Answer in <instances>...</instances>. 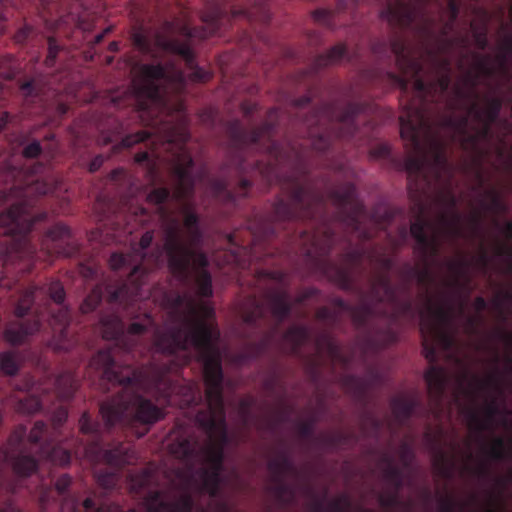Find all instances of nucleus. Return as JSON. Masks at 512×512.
Listing matches in <instances>:
<instances>
[{"label": "nucleus", "instance_id": "f257e3e1", "mask_svg": "<svg viewBox=\"0 0 512 512\" xmlns=\"http://www.w3.org/2000/svg\"><path fill=\"white\" fill-rule=\"evenodd\" d=\"M214 315L211 305L189 299L181 327L157 332L155 346L162 353L173 354L193 346L203 362L207 409L196 414V422L206 433L207 441L200 446L194 437H178L169 445V452L188 467L178 470L177 476L189 491L217 493L227 443L223 403V373L218 348L219 330L205 320Z\"/></svg>", "mask_w": 512, "mask_h": 512}, {"label": "nucleus", "instance_id": "f03ea898", "mask_svg": "<svg viewBox=\"0 0 512 512\" xmlns=\"http://www.w3.org/2000/svg\"><path fill=\"white\" fill-rule=\"evenodd\" d=\"M391 51L396 56L397 66L403 73V77L392 78L403 91L407 90L408 82L414 80L413 88L417 97L410 101L399 117L400 134L404 141L408 142L412 156L405 161V169L408 172L409 188L413 189V183L423 177L424 188L429 181L424 175L428 166L435 177L449 173V166L445 156V142L440 134L442 130L451 128L462 134L467 128V117L453 118L451 116L438 118L433 113V105L428 98H442L451 82V63L446 58H441L433 53H428L430 69L433 80L427 85L418 77L422 71V63L410 57L407 52L405 40L401 36H394L390 43Z\"/></svg>", "mask_w": 512, "mask_h": 512}, {"label": "nucleus", "instance_id": "7ed1b4c3", "mask_svg": "<svg viewBox=\"0 0 512 512\" xmlns=\"http://www.w3.org/2000/svg\"><path fill=\"white\" fill-rule=\"evenodd\" d=\"M425 228L426 224L422 220H417L410 226V233L416 240L414 253L422 264V268H412L409 275L416 279L421 288L419 299L422 305L419 313L423 353L428 361L434 362L436 360L434 345L443 350L453 347L454 328L451 306L431 291L434 283L432 266L437 261L441 242L436 234L427 236Z\"/></svg>", "mask_w": 512, "mask_h": 512}, {"label": "nucleus", "instance_id": "20e7f679", "mask_svg": "<svg viewBox=\"0 0 512 512\" xmlns=\"http://www.w3.org/2000/svg\"><path fill=\"white\" fill-rule=\"evenodd\" d=\"M458 12L455 0H396L381 17L400 27L418 21L419 32L425 37L438 34L437 50L446 53L453 46V39L447 36L453 30Z\"/></svg>", "mask_w": 512, "mask_h": 512}, {"label": "nucleus", "instance_id": "39448f33", "mask_svg": "<svg viewBox=\"0 0 512 512\" xmlns=\"http://www.w3.org/2000/svg\"><path fill=\"white\" fill-rule=\"evenodd\" d=\"M472 59L471 68L454 87L455 96L459 99L474 100L469 108V114L482 123V128L476 135L469 136L466 141L475 145L478 140L487 138L492 123L497 119L502 108L499 98H489L487 107L479 108L475 100L478 98L476 86L480 77H491L496 72V64L490 55H482L477 52L469 54Z\"/></svg>", "mask_w": 512, "mask_h": 512}, {"label": "nucleus", "instance_id": "423d86ee", "mask_svg": "<svg viewBox=\"0 0 512 512\" xmlns=\"http://www.w3.org/2000/svg\"><path fill=\"white\" fill-rule=\"evenodd\" d=\"M380 265L383 272L372 280L369 303L351 307L339 298L332 300V304L339 308L340 311L349 313L354 324L357 326L362 325L372 314L376 313L372 307L374 302L383 303L385 306L391 307L393 309L392 317L406 314L411 310L412 303L408 293L403 289L393 288L390 285L387 272L392 266V259L383 258L380 261Z\"/></svg>", "mask_w": 512, "mask_h": 512}, {"label": "nucleus", "instance_id": "0eeeda50", "mask_svg": "<svg viewBox=\"0 0 512 512\" xmlns=\"http://www.w3.org/2000/svg\"><path fill=\"white\" fill-rule=\"evenodd\" d=\"M100 414L106 427L117 424L153 425L164 418V411L151 400L141 395L123 390L100 405Z\"/></svg>", "mask_w": 512, "mask_h": 512}, {"label": "nucleus", "instance_id": "6e6552de", "mask_svg": "<svg viewBox=\"0 0 512 512\" xmlns=\"http://www.w3.org/2000/svg\"><path fill=\"white\" fill-rule=\"evenodd\" d=\"M161 229L163 231V249L167 256V265L170 272L182 281H187L189 270L208 266L205 253H196L181 238V225L177 218L169 216L160 206Z\"/></svg>", "mask_w": 512, "mask_h": 512}, {"label": "nucleus", "instance_id": "1a4fd4ad", "mask_svg": "<svg viewBox=\"0 0 512 512\" xmlns=\"http://www.w3.org/2000/svg\"><path fill=\"white\" fill-rule=\"evenodd\" d=\"M246 14L245 10L231 9V15H229L228 9L222 7L217 1L209 2L201 15V20L204 23L202 28H189L183 25L180 28V32L188 38L187 40L179 41L174 38L165 39L159 37L157 44L164 50L182 56L186 63L192 67L194 65V54L190 47V38L206 39L215 34L222 26L228 24L231 18Z\"/></svg>", "mask_w": 512, "mask_h": 512}, {"label": "nucleus", "instance_id": "9d476101", "mask_svg": "<svg viewBox=\"0 0 512 512\" xmlns=\"http://www.w3.org/2000/svg\"><path fill=\"white\" fill-rule=\"evenodd\" d=\"M436 203L440 210L437 213L435 223L424 221L426 228L439 238L443 235L447 239L458 238L473 239L480 233L481 223L479 215L470 213L466 220L468 229L462 227L463 215L456 210L457 199L450 188H445L436 196Z\"/></svg>", "mask_w": 512, "mask_h": 512}, {"label": "nucleus", "instance_id": "9b49d317", "mask_svg": "<svg viewBox=\"0 0 512 512\" xmlns=\"http://www.w3.org/2000/svg\"><path fill=\"white\" fill-rule=\"evenodd\" d=\"M165 80L169 83L183 85L186 82L184 73L172 64H141L137 75L132 81V89L138 100L137 109L144 111L148 107L145 100L155 102L160 98V88L156 83Z\"/></svg>", "mask_w": 512, "mask_h": 512}, {"label": "nucleus", "instance_id": "f8f14e48", "mask_svg": "<svg viewBox=\"0 0 512 512\" xmlns=\"http://www.w3.org/2000/svg\"><path fill=\"white\" fill-rule=\"evenodd\" d=\"M399 457L403 465L401 470L394 465L393 459L390 456H385L381 460L384 481L386 485L393 487V491H385L379 495V503L382 507H394L397 505L398 491L403 484L404 477L406 475L410 476L413 473L414 453L408 444L403 443L400 446Z\"/></svg>", "mask_w": 512, "mask_h": 512}, {"label": "nucleus", "instance_id": "ddd939ff", "mask_svg": "<svg viewBox=\"0 0 512 512\" xmlns=\"http://www.w3.org/2000/svg\"><path fill=\"white\" fill-rule=\"evenodd\" d=\"M291 204L280 200L275 204L274 217L278 221L291 220L297 216L313 217L314 209L322 206L323 197L296 186L290 195Z\"/></svg>", "mask_w": 512, "mask_h": 512}, {"label": "nucleus", "instance_id": "4468645a", "mask_svg": "<svg viewBox=\"0 0 512 512\" xmlns=\"http://www.w3.org/2000/svg\"><path fill=\"white\" fill-rule=\"evenodd\" d=\"M26 434V428L19 426L9 437L7 443L0 447V460L12 462L14 472L19 476H30L38 468L35 458L20 455L21 445Z\"/></svg>", "mask_w": 512, "mask_h": 512}, {"label": "nucleus", "instance_id": "2eb2a0df", "mask_svg": "<svg viewBox=\"0 0 512 512\" xmlns=\"http://www.w3.org/2000/svg\"><path fill=\"white\" fill-rule=\"evenodd\" d=\"M34 221L24 200L13 203L6 211L0 213V227L3 234L11 236H25L32 228Z\"/></svg>", "mask_w": 512, "mask_h": 512}, {"label": "nucleus", "instance_id": "dca6fc26", "mask_svg": "<svg viewBox=\"0 0 512 512\" xmlns=\"http://www.w3.org/2000/svg\"><path fill=\"white\" fill-rule=\"evenodd\" d=\"M95 369L103 371V377L109 382H115L121 386L139 385L141 383V372L132 370L128 375L114 369V359L110 350H100L90 361Z\"/></svg>", "mask_w": 512, "mask_h": 512}, {"label": "nucleus", "instance_id": "f3484780", "mask_svg": "<svg viewBox=\"0 0 512 512\" xmlns=\"http://www.w3.org/2000/svg\"><path fill=\"white\" fill-rule=\"evenodd\" d=\"M192 166L191 155L184 147H180L173 158V171L176 177L175 195L179 199L188 197L192 191L193 180L190 173Z\"/></svg>", "mask_w": 512, "mask_h": 512}, {"label": "nucleus", "instance_id": "a211bd4d", "mask_svg": "<svg viewBox=\"0 0 512 512\" xmlns=\"http://www.w3.org/2000/svg\"><path fill=\"white\" fill-rule=\"evenodd\" d=\"M332 198L333 204L340 208L344 214H347L345 221L356 224L364 218L365 210L363 205L357 200L353 184H346L333 191Z\"/></svg>", "mask_w": 512, "mask_h": 512}, {"label": "nucleus", "instance_id": "6ab92c4d", "mask_svg": "<svg viewBox=\"0 0 512 512\" xmlns=\"http://www.w3.org/2000/svg\"><path fill=\"white\" fill-rule=\"evenodd\" d=\"M147 512H191L193 501L189 494L172 500L162 492L149 493L144 501Z\"/></svg>", "mask_w": 512, "mask_h": 512}, {"label": "nucleus", "instance_id": "aec40b11", "mask_svg": "<svg viewBox=\"0 0 512 512\" xmlns=\"http://www.w3.org/2000/svg\"><path fill=\"white\" fill-rule=\"evenodd\" d=\"M424 378L427 382L428 393L433 413L438 414L441 411L442 401L445 389L449 382V373L442 367H430Z\"/></svg>", "mask_w": 512, "mask_h": 512}, {"label": "nucleus", "instance_id": "412c9836", "mask_svg": "<svg viewBox=\"0 0 512 512\" xmlns=\"http://www.w3.org/2000/svg\"><path fill=\"white\" fill-rule=\"evenodd\" d=\"M141 272V277L144 273L141 271L140 266L136 265L132 268V271L128 277L129 284H123L117 288L109 287L108 300L111 303L119 302L125 306L130 305L140 299L141 296V285L140 281H135V277Z\"/></svg>", "mask_w": 512, "mask_h": 512}, {"label": "nucleus", "instance_id": "4be33fe9", "mask_svg": "<svg viewBox=\"0 0 512 512\" xmlns=\"http://www.w3.org/2000/svg\"><path fill=\"white\" fill-rule=\"evenodd\" d=\"M361 110L362 107L357 104H349L341 112H338L337 108L325 107L317 112V118L322 121L332 114L336 117L339 125V131L336 136L349 137L356 131L354 121L355 117L361 112Z\"/></svg>", "mask_w": 512, "mask_h": 512}, {"label": "nucleus", "instance_id": "5701e85b", "mask_svg": "<svg viewBox=\"0 0 512 512\" xmlns=\"http://www.w3.org/2000/svg\"><path fill=\"white\" fill-rule=\"evenodd\" d=\"M40 329L39 320L29 322H12L6 327L3 336L4 339L12 346H17L25 342L30 336L38 332Z\"/></svg>", "mask_w": 512, "mask_h": 512}, {"label": "nucleus", "instance_id": "b1692460", "mask_svg": "<svg viewBox=\"0 0 512 512\" xmlns=\"http://www.w3.org/2000/svg\"><path fill=\"white\" fill-rule=\"evenodd\" d=\"M457 448L458 444L454 442L450 452H446L441 448L433 451L432 464L439 475L445 478L453 476L455 471V451Z\"/></svg>", "mask_w": 512, "mask_h": 512}, {"label": "nucleus", "instance_id": "393cba45", "mask_svg": "<svg viewBox=\"0 0 512 512\" xmlns=\"http://www.w3.org/2000/svg\"><path fill=\"white\" fill-rule=\"evenodd\" d=\"M70 324V314L67 308H60L57 313L52 315V327L57 336L53 339V346L58 350H67L69 345L65 343L67 338V328Z\"/></svg>", "mask_w": 512, "mask_h": 512}, {"label": "nucleus", "instance_id": "a878e982", "mask_svg": "<svg viewBox=\"0 0 512 512\" xmlns=\"http://www.w3.org/2000/svg\"><path fill=\"white\" fill-rule=\"evenodd\" d=\"M365 256L364 251L356 249L346 254L345 256V265L346 267L340 269L336 273L335 281L344 289L349 288L352 282V272L351 268L357 266L363 257Z\"/></svg>", "mask_w": 512, "mask_h": 512}, {"label": "nucleus", "instance_id": "bb28decb", "mask_svg": "<svg viewBox=\"0 0 512 512\" xmlns=\"http://www.w3.org/2000/svg\"><path fill=\"white\" fill-rule=\"evenodd\" d=\"M103 457L105 461L112 466L132 464L136 459L135 453L130 446H126L122 443L111 449L105 450Z\"/></svg>", "mask_w": 512, "mask_h": 512}, {"label": "nucleus", "instance_id": "cd10ccee", "mask_svg": "<svg viewBox=\"0 0 512 512\" xmlns=\"http://www.w3.org/2000/svg\"><path fill=\"white\" fill-rule=\"evenodd\" d=\"M269 305L272 315L278 320H283L290 313L289 295L282 290L273 291L269 294Z\"/></svg>", "mask_w": 512, "mask_h": 512}, {"label": "nucleus", "instance_id": "c85d7f7f", "mask_svg": "<svg viewBox=\"0 0 512 512\" xmlns=\"http://www.w3.org/2000/svg\"><path fill=\"white\" fill-rule=\"evenodd\" d=\"M333 242L332 233L327 227L317 229L311 238V248L307 249V254H325Z\"/></svg>", "mask_w": 512, "mask_h": 512}, {"label": "nucleus", "instance_id": "c756f323", "mask_svg": "<svg viewBox=\"0 0 512 512\" xmlns=\"http://www.w3.org/2000/svg\"><path fill=\"white\" fill-rule=\"evenodd\" d=\"M101 333L104 339L115 340L124 333L120 318L114 314L103 315L100 319Z\"/></svg>", "mask_w": 512, "mask_h": 512}, {"label": "nucleus", "instance_id": "7c9ffc66", "mask_svg": "<svg viewBox=\"0 0 512 512\" xmlns=\"http://www.w3.org/2000/svg\"><path fill=\"white\" fill-rule=\"evenodd\" d=\"M268 470L273 481L281 482L283 479L294 474V468L286 457L279 456L268 462Z\"/></svg>", "mask_w": 512, "mask_h": 512}, {"label": "nucleus", "instance_id": "2f4dec72", "mask_svg": "<svg viewBox=\"0 0 512 512\" xmlns=\"http://www.w3.org/2000/svg\"><path fill=\"white\" fill-rule=\"evenodd\" d=\"M352 505L346 495H341L328 502L319 501L313 505V512H351Z\"/></svg>", "mask_w": 512, "mask_h": 512}, {"label": "nucleus", "instance_id": "473e14b6", "mask_svg": "<svg viewBox=\"0 0 512 512\" xmlns=\"http://www.w3.org/2000/svg\"><path fill=\"white\" fill-rule=\"evenodd\" d=\"M418 401L414 397H395L391 402L392 412L396 419L402 421L412 414Z\"/></svg>", "mask_w": 512, "mask_h": 512}, {"label": "nucleus", "instance_id": "72a5a7b5", "mask_svg": "<svg viewBox=\"0 0 512 512\" xmlns=\"http://www.w3.org/2000/svg\"><path fill=\"white\" fill-rule=\"evenodd\" d=\"M445 267L455 281L469 280L471 262L465 257L450 258L445 261Z\"/></svg>", "mask_w": 512, "mask_h": 512}, {"label": "nucleus", "instance_id": "f704fd0d", "mask_svg": "<svg viewBox=\"0 0 512 512\" xmlns=\"http://www.w3.org/2000/svg\"><path fill=\"white\" fill-rule=\"evenodd\" d=\"M318 354H326L333 362L344 361L341 357V349L329 335H320L316 340Z\"/></svg>", "mask_w": 512, "mask_h": 512}, {"label": "nucleus", "instance_id": "c9c22d12", "mask_svg": "<svg viewBox=\"0 0 512 512\" xmlns=\"http://www.w3.org/2000/svg\"><path fill=\"white\" fill-rule=\"evenodd\" d=\"M509 452H510V447H508L505 444L504 439L500 436L494 437L491 440L489 446L481 447L482 455H484L485 457H487L491 460H497V461L502 460L507 457Z\"/></svg>", "mask_w": 512, "mask_h": 512}, {"label": "nucleus", "instance_id": "e433bc0d", "mask_svg": "<svg viewBox=\"0 0 512 512\" xmlns=\"http://www.w3.org/2000/svg\"><path fill=\"white\" fill-rule=\"evenodd\" d=\"M498 388V378L494 374H489L483 379H479L477 377L470 378L464 392L466 395L472 396L475 392L478 391H484L488 389L498 390Z\"/></svg>", "mask_w": 512, "mask_h": 512}, {"label": "nucleus", "instance_id": "4c0bfd02", "mask_svg": "<svg viewBox=\"0 0 512 512\" xmlns=\"http://www.w3.org/2000/svg\"><path fill=\"white\" fill-rule=\"evenodd\" d=\"M239 128V122L234 121L230 124V131L235 140H242L243 142L256 143L266 136L270 137V132L274 129L272 124H265L259 129L255 130L249 137H242L238 135L237 129Z\"/></svg>", "mask_w": 512, "mask_h": 512}, {"label": "nucleus", "instance_id": "58836bf2", "mask_svg": "<svg viewBox=\"0 0 512 512\" xmlns=\"http://www.w3.org/2000/svg\"><path fill=\"white\" fill-rule=\"evenodd\" d=\"M465 419L470 431L482 432L490 427L489 420L481 415L477 408H469L465 411Z\"/></svg>", "mask_w": 512, "mask_h": 512}, {"label": "nucleus", "instance_id": "ea45409f", "mask_svg": "<svg viewBox=\"0 0 512 512\" xmlns=\"http://www.w3.org/2000/svg\"><path fill=\"white\" fill-rule=\"evenodd\" d=\"M56 389L59 397L62 399H69L72 397L77 389V383L71 373H63L56 379Z\"/></svg>", "mask_w": 512, "mask_h": 512}, {"label": "nucleus", "instance_id": "a19ab883", "mask_svg": "<svg viewBox=\"0 0 512 512\" xmlns=\"http://www.w3.org/2000/svg\"><path fill=\"white\" fill-rule=\"evenodd\" d=\"M309 331L304 326L291 327L284 334V341L291 345L292 352L296 353L297 349L308 339Z\"/></svg>", "mask_w": 512, "mask_h": 512}, {"label": "nucleus", "instance_id": "79ce46f5", "mask_svg": "<svg viewBox=\"0 0 512 512\" xmlns=\"http://www.w3.org/2000/svg\"><path fill=\"white\" fill-rule=\"evenodd\" d=\"M0 371L5 375L14 376L19 371L18 355L12 351L0 353Z\"/></svg>", "mask_w": 512, "mask_h": 512}, {"label": "nucleus", "instance_id": "37998d69", "mask_svg": "<svg viewBox=\"0 0 512 512\" xmlns=\"http://www.w3.org/2000/svg\"><path fill=\"white\" fill-rule=\"evenodd\" d=\"M484 201H487L485 208L491 212H505L507 206L502 202L499 192L495 188H489L482 194Z\"/></svg>", "mask_w": 512, "mask_h": 512}, {"label": "nucleus", "instance_id": "c03bdc74", "mask_svg": "<svg viewBox=\"0 0 512 512\" xmlns=\"http://www.w3.org/2000/svg\"><path fill=\"white\" fill-rule=\"evenodd\" d=\"M484 201H487L485 208L491 212H505L507 206L502 202L499 192L495 188H489L482 194Z\"/></svg>", "mask_w": 512, "mask_h": 512}, {"label": "nucleus", "instance_id": "a18cd8bd", "mask_svg": "<svg viewBox=\"0 0 512 512\" xmlns=\"http://www.w3.org/2000/svg\"><path fill=\"white\" fill-rule=\"evenodd\" d=\"M184 226L190 237V244L199 245L202 241V232L198 225V217L195 213H188L184 218Z\"/></svg>", "mask_w": 512, "mask_h": 512}, {"label": "nucleus", "instance_id": "49530a36", "mask_svg": "<svg viewBox=\"0 0 512 512\" xmlns=\"http://www.w3.org/2000/svg\"><path fill=\"white\" fill-rule=\"evenodd\" d=\"M345 53V46L338 44L332 47L326 54L320 55L315 60L317 67H323L339 61Z\"/></svg>", "mask_w": 512, "mask_h": 512}, {"label": "nucleus", "instance_id": "de8ad7c7", "mask_svg": "<svg viewBox=\"0 0 512 512\" xmlns=\"http://www.w3.org/2000/svg\"><path fill=\"white\" fill-rule=\"evenodd\" d=\"M102 294L103 287L101 285H96L83 300L80 306L81 312L86 314L94 311L101 302Z\"/></svg>", "mask_w": 512, "mask_h": 512}, {"label": "nucleus", "instance_id": "09e8293b", "mask_svg": "<svg viewBox=\"0 0 512 512\" xmlns=\"http://www.w3.org/2000/svg\"><path fill=\"white\" fill-rule=\"evenodd\" d=\"M492 306L499 314H504L512 308V292L508 290L496 292L492 298Z\"/></svg>", "mask_w": 512, "mask_h": 512}, {"label": "nucleus", "instance_id": "8fccbe9b", "mask_svg": "<svg viewBox=\"0 0 512 512\" xmlns=\"http://www.w3.org/2000/svg\"><path fill=\"white\" fill-rule=\"evenodd\" d=\"M495 256L502 257L505 263V271L509 272L512 268V246L506 241H496L493 244Z\"/></svg>", "mask_w": 512, "mask_h": 512}, {"label": "nucleus", "instance_id": "3c124183", "mask_svg": "<svg viewBox=\"0 0 512 512\" xmlns=\"http://www.w3.org/2000/svg\"><path fill=\"white\" fill-rule=\"evenodd\" d=\"M197 293L202 297L212 296V280L211 275L207 270H202L196 273Z\"/></svg>", "mask_w": 512, "mask_h": 512}, {"label": "nucleus", "instance_id": "603ef678", "mask_svg": "<svg viewBox=\"0 0 512 512\" xmlns=\"http://www.w3.org/2000/svg\"><path fill=\"white\" fill-rule=\"evenodd\" d=\"M152 480V473L148 469H143L138 472L130 474V489L132 491H139L148 486Z\"/></svg>", "mask_w": 512, "mask_h": 512}, {"label": "nucleus", "instance_id": "864d4df0", "mask_svg": "<svg viewBox=\"0 0 512 512\" xmlns=\"http://www.w3.org/2000/svg\"><path fill=\"white\" fill-rule=\"evenodd\" d=\"M41 409V401L37 396L31 395L20 399L17 403V411L22 414H34Z\"/></svg>", "mask_w": 512, "mask_h": 512}, {"label": "nucleus", "instance_id": "5fc2aeb1", "mask_svg": "<svg viewBox=\"0 0 512 512\" xmlns=\"http://www.w3.org/2000/svg\"><path fill=\"white\" fill-rule=\"evenodd\" d=\"M37 289H31V290H27L19 299L16 307H15V315L17 317H23L25 316L30 307H31V304L33 302V299H34V293Z\"/></svg>", "mask_w": 512, "mask_h": 512}, {"label": "nucleus", "instance_id": "6e6d98bb", "mask_svg": "<svg viewBox=\"0 0 512 512\" xmlns=\"http://www.w3.org/2000/svg\"><path fill=\"white\" fill-rule=\"evenodd\" d=\"M247 307H252V311H243V321L247 324H252L256 320L262 317L264 313V307L258 304L254 299L247 301Z\"/></svg>", "mask_w": 512, "mask_h": 512}, {"label": "nucleus", "instance_id": "4d7b16f0", "mask_svg": "<svg viewBox=\"0 0 512 512\" xmlns=\"http://www.w3.org/2000/svg\"><path fill=\"white\" fill-rule=\"evenodd\" d=\"M47 457L52 463L60 466L68 465L71 459L69 451L59 447L53 448Z\"/></svg>", "mask_w": 512, "mask_h": 512}, {"label": "nucleus", "instance_id": "13d9d810", "mask_svg": "<svg viewBox=\"0 0 512 512\" xmlns=\"http://www.w3.org/2000/svg\"><path fill=\"white\" fill-rule=\"evenodd\" d=\"M150 133L145 130H140L132 134H128L121 140V147L129 148L138 143L144 142L150 137Z\"/></svg>", "mask_w": 512, "mask_h": 512}, {"label": "nucleus", "instance_id": "bf43d9fd", "mask_svg": "<svg viewBox=\"0 0 512 512\" xmlns=\"http://www.w3.org/2000/svg\"><path fill=\"white\" fill-rule=\"evenodd\" d=\"M273 495L281 502L289 503L295 498V490L285 485H278L270 489Z\"/></svg>", "mask_w": 512, "mask_h": 512}, {"label": "nucleus", "instance_id": "052dcab7", "mask_svg": "<svg viewBox=\"0 0 512 512\" xmlns=\"http://www.w3.org/2000/svg\"><path fill=\"white\" fill-rule=\"evenodd\" d=\"M80 431L84 434H96L99 431L100 424L93 422L87 412H84L79 419Z\"/></svg>", "mask_w": 512, "mask_h": 512}, {"label": "nucleus", "instance_id": "680f3d73", "mask_svg": "<svg viewBox=\"0 0 512 512\" xmlns=\"http://www.w3.org/2000/svg\"><path fill=\"white\" fill-rule=\"evenodd\" d=\"M456 505L457 501L452 494H443L437 497V510L439 512H451Z\"/></svg>", "mask_w": 512, "mask_h": 512}, {"label": "nucleus", "instance_id": "e2e57ef3", "mask_svg": "<svg viewBox=\"0 0 512 512\" xmlns=\"http://www.w3.org/2000/svg\"><path fill=\"white\" fill-rule=\"evenodd\" d=\"M169 190L167 188H156L153 189L148 195H147V202L154 204V205H161L163 204L169 197Z\"/></svg>", "mask_w": 512, "mask_h": 512}, {"label": "nucleus", "instance_id": "0e129e2a", "mask_svg": "<svg viewBox=\"0 0 512 512\" xmlns=\"http://www.w3.org/2000/svg\"><path fill=\"white\" fill-rule=\"evenodd\" d=\"M47 235L52 240L64 239L66 237H69L70 230L64 224H56L48 230Z\"/></svg>", "mask_w": 512, "mask_h": 512}, {"label": "nucleus", "instance_id": "69168bd1", "mask_svg": "<svg viewBox=\"0 0 512 512\" xmlns=\"http://www.w3.org/2000/svg\"><path fill=\"white\" fill-rule=\"evenodd\" d=\"M493 337L502 342L507 349L512 348V329L510 331L499 327L493 331Z\"/></svg>", "mask_w": 512, "mask_h": 512}, {"label": "nucleus", "instance_id": "338daca9", "mask_svg": "<svg viewBox=\"0 0 512 512\" xmlns=\"http://www.w3.org/2000/svg\"><path fill=\"white\" fill-rule=\"evenodd\" d=\"M48 292L50 295V298L57 304H62L65 299V291L64 288L60 285V283L55 282L52 283L49 288Z\"/></svg>", "mask_w": 512, "mask_h": 512}, {"label": "nucleus", "instance_id": "774afa93", "mask_svg": "<svg viewBox=\"0 0 512 512\" xmlns=\"http://www.w3.org/2000/svg\"><path fill=\"white\" fill-rule=\"evenodd\" d=\"M468 260L471 262V266H475L483 273H485L491 259L487 253L481 252L480 254L473 256Z\"/></svg>", "mask_w": 512, "mask_h": 512}]
</instances>
